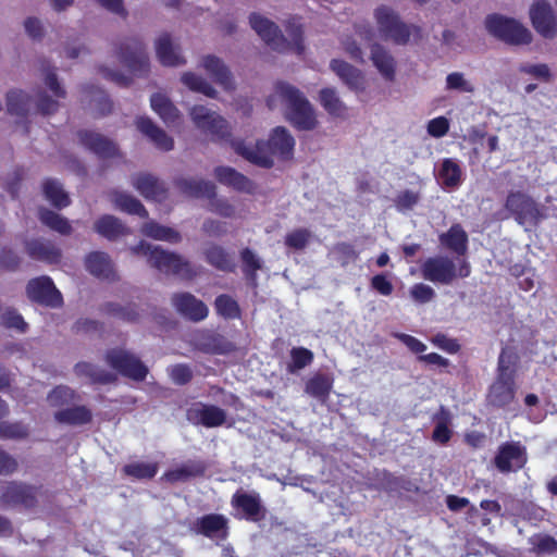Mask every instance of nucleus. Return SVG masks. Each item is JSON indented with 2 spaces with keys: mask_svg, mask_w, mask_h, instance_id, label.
<instances>
[{
  "mask_svg": "<svg viewBox=\"0 0 557 557\" xmlns=\"http://www.w3.org/2000/svg\"><path fill=\"white\" fill-rule=\"evenodd\" d=\"M141 233L157 240H164L172 244L180 243L181 234L172 227L161 225L154 221L147 222L141 227Z\"/></svg>",
  "mask_w": 557,
  "mask_h": 557,
  "instance_id": "a18cd8bd",
  "label": "nucleus"
},
{
  "mask_svg": "<svg viewBox=\"0 0 557 557\" xmlns=\"http://www.w3.org/2000/svg\"><path fill=\"white\" fill-rule=\"evenodd\" d=\"M74 373L81 377H87L91 384L107 385L115 383L117 377L114 373L100 369L99 367L79 361L74 366Z\"/></svg>",
  "mask_w": 557,
  "mask_h": 557,
  "instance_id": "7c9ffc66",
  "label": "nucleus"
},
{
  "mask_svg": "<svg viewBox=\"0 0 557 557\" xmlns=\"http://www.w3.org/2000/svg\"><path fill=\"white\" fill-rule=\"evenodd\" d=\"M38 218L44 225L61 235H70L72 233L70 221L50 209L39 208Z\"/></svg>",
  "mask_w": 557,
  "mask_h": 557,
  "instance_id": "c03bdc74",
  "label": "nucleus"
},
{
  "mask_svg": "<svg viewBox=\"0 0 557 557\" xmlns=\"http://www.w3.org/2000/svg\"><path fill=\"white\" fill-rule=\"evenodd\" d=\"M319 101L323 109L332 116L343 117L346 114L347 107L338 97L335 88L325 87L319 92Z\"/></svg>",
  "mask_w": 557,
  "mask_h": 557,
  "instance_id": "79ce46f5",
  "label": "nucleus"
},
{
  "mask_svg": "<svg viewBox=\"0 0 557 557\" xmlns=\"http://www.w3.org/2000/svg\"><path fill=\"white\" fill-rule=\"evenodd\" d=\"M233 509L240 512V518L251 522H259L265 518L267 509L257 492L248 493L237 490L231 498Z\"/></svg>",
  "mask_w": 557,
  "mask_h": 557,
  "instance_id": "dca6fc26",
  "label": "nucleus"
},
{
  "mask_svg": "<svg viewBox=\"0 0 557 557\" xmlns=\"http://www.w3.org/2000/svg\"><path fill=\"white\" fill-rule=\"evenodd\" d=\"M249 23L251 28L273 50L278 52L293 51L297 55H301L305 52L302 26L296 21V18L289 20L286 24V32L290 37V40H287L284 37L274 22L258 13L250 14Z\"/></svg>",
  "mask_w": 557,
  "mask_h": 557,
  "instance_id": "f03ea898",
  "label": "nucleus"
},
{
  "mask_svg": "<svg viewBox=\"0 0 557 557\" xmlns=\"http://www.w3.org/2000/svg\"><path fill=\"white\" fill-rule=\"evenodd\" d=\"M505 208L525 230L537 226L546 216L544 208L522 191H510L507 195Z\"/></svg>",
  "mask_w": 557,
  "mask_h": 557,
  "instance_id": "0eeeda50",
  "label": "nucleus"
},
{
  "mask_svg": "<svg viewBox=\"0 0 557 557\" xmlns=\"http://www.w3.org/2000/svg\"><path fill=\"white\" fill-rule=\"evenodd\" d=\"M53 417L58 423L72 426L85 425L92 421L91 410L84 405L58 410Z\"/></svg>",
  "mask_w": 557,
  "mask_h": 557,
  "instance_id": "2f4dec72",
  "label": "nucleus"
},
{
  "mask_svg": "<svg viewBox=\"0 0 557 557\" xmlns=\"http://www.w3.org/2000/svg\"><path fill=\"white\" fill-rule=\"evenodd\" d=\"M21 257L11 248L3 247L0 250V270L15 272L21 265Z\"/></svg>",
  "mask_w": 557,
  "mask_h": 557,
  "instance_id": "680f3d73",
  "label": "nucleus"
},
{
  "mask_svg": "<svg viewBox=\"0 0 557 557\" xmlns=\"http://www.w3.org/2000/svg\"><path fill=\"white\" fill-rule=\"evenodd\" d=\"M207 465L202 460H187L180 467L169 470L164 473L168 482L176 483L186 481L189 478H198L205 475Z\"/></svg>",
  "mask_w": 557,
  "mask_h": 557,
  "instance_id": "72a5a7b5",
  "label": "nucleus"
},
{
  "mask_svg": "<svg viewBox=\"0 0 557 557\" xmlns=\"http://www.w3.org/2000/svg\"><path fill=\"white\" fill-rule=\"evenodd\" d=\"M275 92L285 102L286 117L296 129L312 131L317 127L314 110L298 88L285 82H277Z\"/></svg>",
  "mask_w": 557,
  "mask_h": 557,
  "instance_id": "20e7f679",
  "label": "nucleus"
},
{
  "mask_svg": "<svg viewBox=\"0 0 557 557\" xmlns=\"http://www.w3.org/2000/svg\"><path fill=\"white\" fill-rule=\"evenodd\" d=\"M171 380L177 385H186L193 380V371L188 364L177 363L169 369Z\"/></svg>",
  "mask_w": 557,
  "mask_h": 557,
  "instance_id": "0e129e2a",
  "label": "nucleus"
},
{
  "mask_svg": "<svg viewBox=\"0 0 557 557\" xmlns=\"http://www.w3.org/2000/svg\"><path fill=\"white\" fill-rule=\"evenodd\" d=\"M101 311L128 323H136L140 318V313L134 304L122 306L117 302L109 301L101 306Z\"/></svg>",
  "mask_w": 557,
  "mask_h": 557,
  "instance_id": "49530a36",
  "label": "nucleus"
},
{
  "mask_svg": "<svg viewBox=\"0 0 557 557\" xmlns=\"http://www.w3.org/2000/svg\"><path fill=\"white\" fill-rule=\"evenodd\" d=\"M45 198L57 209L61 210L71 203L69 195L64 191L59 181L46 178L42 183Z\"/></svg>",
  "mask_w": 557,
  "mask_h": 557,
  "instance_id": "ea45409f",
  "label": "nucleus"
},
{
  "mask_svg": "<svg viewBox=\"0 0 557 557\" xmlns=\"http://www.w3.org/2000/svg\"><path fill=\"white\" fill-rule=\"evenodd\" d=\"M25 250L29 258L48 264H58L62 253L52 242L45 239H29L25 242Z\"/></svg>",
  "mask_w": 557,
  "mask_h": 557,
  "instance_id": "5701e85b",
  "label": "nucleus"
},
{
  "mask_svg": "<svg viewBox=\"0 0 557 557\" xmlns=\"http://www.w3.org/2000/svg\"><path fill=\"white\" fill-rule=\"evenodd\" d=\"M330 67L349 89L363 90L364 77L360 70L339 59H333Z\"/></svg>",
  "mask_w": 557,
  "mask_h": 557,
  "instance_id": "bb28decb",
  "label": "nucleus"
},
{
  "mask_svg": "<svg viewBox=\"0 0 557 557\" xmlns=\"http://www.w3.org/2000/svg\"><path fill=\"white\" fill-rule=\"evenodd\" d=\"M216 181L233 189L252 195L256 193V184L243 173L231 166H216L214 169Z\"/></svg>",
  "mask_w": 557,
  "mask_h": 557,
  "instance_id": "4be33fe9",
  "label": "nucleus"
},
{
  "mask_svg": "<svg viewBox=\"0 0 557 557\" xmlns=\"http://www.w3.org/2000/svg\"><path fill=\"white\" fill-rule=\"evenodd\" d=\"M190 116L195 125L212 136L214 141H230L234 151L250 163L264 169L274 165L273 157L289 160L294 154L295 139L284 126L272 129L268 140H257L253 148L242 139H231L227 121L205 106H194Z\"/></svg>",
  "mask_w": 557,
  "mask_h": 557,
  "instance_id": "f257e3e1",
  "label": "nucleus"
},
{
  "mask_svg": "<svg viewBox=\"0 0 557 557\" xmlns=\"http://www.w3.org/2000/svg\"><path fill=\"white\" fill-rule=\"evenodd\" d=\"M38 487L30 484L11 481L3 486L0 495V507H23L33 509L37 506Z\"/></svg>",
  "mask_w": 557,
  "mask_h": 557,
  "instance_id": "9b49d317",
  "label": "nucleus"
},
{
  "mask_svg": "<svg viewBox=\"0 0 557 557\" xmlns=\"http://www.w3.org/2000/svg\"><path fill=\"white\" fill-rule=\"evenodd\" d=\"M75 397L74 389L65 385H58L49 392L47 400L51 407L60 408L72 404Z\"/></svg>",
  "mask_w": 557,
  "mask_h": 557,
  "instance_id": "13d9d810",
  "label": "nucleus"
},
{
  "mask_svg": "<svg viewBox=\"0 0 557 557\" xmlns=\"http://www.w3.org/2000/svg\"><path fill=\"white\" fill-rule=\"evenodd\" d=\"M437 177L446 188H456L461 184L462 170L459 163L450 158L442 161Z\"/></svg>",
  "mask_w": 557,
  "mask_h": 557,
  "instance_id": "a19ab883",
  "label": "nucleus"
},
{
  "mask_svg": "<svg viewBox=\"0 0 557 557\" xmlns=\"http://www.w3.org/2000/svg\"><path fill=\"white\" fill-rule=\"evenodd\" d=\"M290 362L287 364V371L295 373L313 361V352L305 347H294L290 350Z\"/></svg>",
  "mask_w": 557,
  "mask_h": 557,
  "instance_id": "4d7b16f0",
  "label": "nucleus"
},
{
  "mask_svg": "<svg viewBox=\"0 0 557 557\" xmlns=\"http://www.w3.org/2000/svg\"><path fill=\"white\" fill-rule=\"evenodd\" d=\"M112 200L114 206L123 212L128 214L138 215L143 219L148 216V211L144 207V205L134 196L122 193V191H113Z\"/></svg>",
  "mask_w": 557,
  "mask_h": 557,
  "instance_id": "37998d69",
  "label": "nucleus"
},
{
  "mask_svg": "<svg viewBox=\"0 0 557 557\" xmlns=\"http://www.w3.org/2000/svg\"><path fill=\"white\" fill-rule=\"evenodd\" d=\"M410 295L416 302L426 304L435 297V292L429 285L417 283L410 288Z\"/></svg>",
  "mask_w": 557,
  "mask_h": 557,
  "instance_id": "774afa93",
  "label": "nucleus"
},
{
  "mask_svg": "<svg viewBox=\"0 0 557 557\" xmlns=\"http://www.w3.org/2000/svg\"><path fill=\"white\" fill-rule=\"evenodd\" d=\"M134 187L146 199L160 201L166 197V189L157 177L151 174H139L133 181Z\"/></svg>",
  "mask_w": 557,
  "mask_h": 557,
  "instance_id": "c756f323",
  "label": "nucleus"
},
{
  "mask_svg": "<svg viewBox=\"0 0 557 557\" xmlns=\"http://www.w3.org/2000/svg\"><path fill=\"white\" fill-rule=\"evenodd\" d=\"M531 550L537 555L557 553V540L549 534H533L529 539Z\"/></svg>",
  "mask_w": 557,
  "mask_h": 557,
  "instance_id": "6e6d98bb",
  "label": "nucleus"
},
{
  "mask_svg": "<svg viewBox=\"0 0 557 557\" xmlns=\"http://www.w3.org/2000/svg\"><path fill=\"white\" fill-rule=\"evenodd\" d=\"M422 276L433 283L450 284L456 277V265L448 257H430L421 265Z\"/></svg>",
  "mask_w": 557,
  "mask_h": 557,
  "instance_id": "f3484780",
  "label": "nucleus"
},
{
  "mask_svg": "<svg viewBox=\"0 0 557 557\" xmlns=\"http://www.w3.org/2000/svg\"><path fill=\"white\" fill-rule=\"evenodd\" d=\"M159 470L158 462L135 461L123 466L122 473L135 480H151Z\"/></svg>",
  "mask_w": 557,
  "mask_h": 557,
  "instance_id": "de8ad7c7",
  "label": "nucleus"
},
{
  "mask_svg": "<svg viewBox=\"0 0 557 557\" xmlns=\"http://www.w3.org/2000/svg\"><path fill=\"white\" fill-rule=\"evenodd\" d=\"M440 242L457 255L463 256L467 252L468 235L460 224H454L446 233L441 234Z\"/></svg>",
  "mask_w": 557,
  "mask_h": 557,
  "instance_id": "c9c22d12",
  "label": "nucleus"
},
{
  "mask_svg": "<svg viewBox=\"0 0 557 557\" xmlns=\"http://www.w3.org/2000/svg\"><path fill=\"white\" fill-rule=\"evenodd\" d=\"M181 81L186 87H188L190 90L195 92L202 94L209 98H216L218 92L213 88V86L210 83H208L203 77L195 73H184L182 75Z\"/></svg>",
  "mask_w": 557,
  "mask_h": 557,
  "instance_id": "864d4df0",
  "label": "nucleus"
},
{
  "mask_svg": "<svg viewBox=\"0 0 557 557\" xmlns=\"http://www.w3.org/2000/svg\"><path fill=\"white\" fill-rule=\"evenodd\" d=\"M530 18L534 29L544 38H554L557 33V20L550 3L537 0L530 9Z\"/></svg>",
  "mask_w": 557,
  "mask_h": 557,
  "instance_id": "6ab92c4d",
  "label": "nucleus"
},
{
  "mask_svg": "<svg viewBox=\"0 0 557 557\" xmlns=\"http://www.w3.org/2000/svg\"><path fill=\"white\" fill-rule=\"evenodd\" d=\"M240 259L243 262V273L251 286L257 285V272L261 269L262 264L260 259L255 255L250 248H244L240 251Z\"/></svg>",
  "mask_w": 557,
  "mask_h": 557,
  "instance_id": "603ef678",
  "label": "nucleus"
},
{
  "mask_svg": "<svg viewBox=\"0 0 557 557\" xmlns=\"http://www.w3.org/2000/svg\"><path fill=\"white\" fill-rule=\"evenodd\" d=\"M95 231L109 240H115L128 233L127 227L114 215L100 216L94 226Z\"/></svg>",
  "mask_w": 557,
  "mask_h": 557,
  "instance_id": "e433bc0d",
  "label": "nucleus"
},
{
  "mask_svg": "<svg viewBox=\"0 0 557 557\" xmlns=\"http://www.w3.org/2000/svg\"><path fill=\"white\" fill-rule=\"evenodd\" d=\"M206 261L222 272H234L236 269V264L232 256L219 245H212L208 247L205 251Z\"/></svg>",
  "mask_w": 557,
  "mask_h": 557,
  "instance_id": "4c0bfd02",
  "label": "nucleus"
},
{
  "mask_svg": "<svg viewBox=\"0 0 557 557\" xmlns=\"http://www.w3.org/2000/svg\"><path fill=\"white\" fill-rule=\"evenodd\" d=\"M188 420L208 429L222 426L226 422V411L219 406L199 404L187 412Z\"/></svg>",
  "mask_w": 557,
  "mask_h": 557,
  "instance_id": "412c9836",
  "label": "nucleus"
},
{
  "mask_svg": "<svg viewBox=\"0 0 557 557\" xmlns=\"http://www.w3.org/2000/svg\"><path fill=\"white\" fill-rule=\"evenodd\" d=\"M434 419L436 420V423L432 432V440L435 443L445 445L450 441L453 435V432L449 429V411L446 410L444 407H441V410L435 414Z\"/></svg>",
  "mask_w": 557,
  "mask_h": 557,
  "instance_id": "09e8293b",
  "label": "nucleus"
},
{
  "mask_svg": "<svg viewBox=\"0 0 557 557\" xmlns=\"http://www.w3.org/2000/svg\"><path fill=\"white\" fill-rule=\"evenodd\" d=\"M156 54L159 62L164 66H177L185 63V60L173 46L169 33L161 34L156 40Z\"/></svg>",
  "mask_w": 557,
  "mask_h": 557,
  "instance_id": "473e14b6",
  "label": "nucleus"
},
{
  "mask_svg": "<svg viewBox=\"0 0 557 557\" xmlns=\"http://www.w3.org/2000/svg\"><path fill=\"white\" fill-rule=\"evenodd\" d=\"M26 295L32 302L60 308L63 305L61 292L55 287L52 278L47 275L34 277L26 285Z\"/></svg>",
  "mask_w": 557,
  "mask_h": 557,
  "instance_id": "f8f14e48",
  "label": "nucleus"
},
{
  "mask_svg": "<svg viewBox=\"0 0 557 557\" xmlns=\"http://www.w3.org/2000/svg\"><path fill=\"white\" fill-rule=\"evenodd\" d=\"M516 395L515 379L509 375L496 376L490 389V400L496 407L509 405Z\"/></svg>",
  "mask_w": 557,
  "mask_h": 557,
  "instance_id": "cd10ccee",
  "label": "nucleus"
},
{
  "mask_svg": "<svg viewBox=\"0 0 557 557\" xmlns=\"http://www.w3.org/2000/svg\"><path fill=\"white\" fill-rule=\"evenodd\" d=\"M446 88L449 90H459L462 92H473L474 87L468 83L462 73L454 72L446 77Z\"/></svg>",
  "mask_w": 557,
  "mask_h": 557,
  "instance_id": "338daca9",
  "label": "nucleus"
},
{
  "mask_svg": "<svg viewBox=\"0 0 557 557\" xmlns=\"http://www.w3.org/2000/svg\"><path fill=\"white\" fill-rule=\"evenodd\" d=\"M485 27L491 35L509 45H528L532 41L530 30L520 22L497 13L486 16Z\"/></svg>",
  "mask_w": 557,
  "mask_h": 557,
  "instance_id": "6e6552de",
  "label": "nucleus"
},
{
  "mask_svg": "<svg viewBox=\"0 0 557 557\" xmlns=\"http://www.w3.org/2000/svg\"><path fill=\"white\" fill-rule=\"evenodd\" d=\"M116 57L133 74L146 76L149 73V57L139 37L125 38L116 49Z\"/></svg>",
  "mask_w": 557,
  "mask_h": 557,
  "instance_id": "9d476101",
  "label": "nucleus"
},
{
  "mask_svg": "<svg viewBox=\"0 0 557 557\" xmlns=\"http://www.w3.org/2000/svg\"><path fill=\"white\" fill-rule=\"evenodd\" d=\"M150 104L152 110L168 126H174L180 122V111L166 96L153 94L150 98Z\"/></svg>",
  "mask_w": 557,
  "mask_h": 557,
  "instance_id": "f704fd0d",
  "label": "nucleus"
},
{
  "mask_svg": "<svg viewBox=\"0 0 557 557\" xmlns=\"http://www.w3.org/2000/svg\"><path fill=\"white\" fill-rule=\"evenodd\" d=\"M528 461L527 449L519 442H506L498 447L494 465L502 473L516 472Z\"/></svg>",
  "mask_w": 557,
  "mask_h": 557,
  "instance_id": "ddd939ff",
  "label": "nucleus"
},
{
  "mask_svg": "<svg viewBox=\"0 0 557 557\" xmlns=\"http://www.w3.org/2000/svg\"><path fill=\"white\" fill-rule=\"evenodd\" d=\"M29 430L22 422H0V438L24 440L28 437Z\"/></svg>",
  "mask_w": 557,
  "mask_h": 557,
  "instance_id": "bf43d9fd",
  "label": "nucleus"
},
{
  "mask_svg": "<svg viewBox=\"0 0 557 557\" xmlns=\"http://www.w3.org/2000/svg\"><path fill=\"white\" fill-rule=\"evenodd\" d=\"M172 305L184 318L199 322L209 314L207 305L190 293H176L172 296Z\"/></svg>",
  "mask_w": 557,
  "mask_h": 557,
  "instance_id": "aec40b11",
  "label": "nucleus"
},
{
  "mask_svg": "<svg viewBox=\"0 0 557 557\" xmlns=\"http://www.w3.org/2000/svg\"><path fill=\"white\" fill-rule=\"evenodd\" d=\"M175 186L189 197L210 199L209 210L223 218H232L235 214V208L225 198H216V188L212 182L205 180L178 178Z\"/></svg>",
  "mask_w": 557,
  "mask_h": 557,
  "instance_id": "423d86ee",
  "label": "nucleus"
},
{
  "mask_svg": "<svg viewBox=\"0 0 557 557\" xmlns=\"http://www.w3.org/2000/svg\"><path fill=\"white\" fill-rule=\"evenodd\" d=\"M310 236L311 234L307 228H297L286 235L285 245L289 248L301 250L307 246Z\"/></svg>",
  "mask_w": 557,
  "mask_h": 557,
  "instance_id": "e2e57ef3",
  "label": "nucleus"
},
{
  "mask_svg": "<svg viewBox=\"0 0 557 557\" xmlns=\"http://www.w3.org/2000/svg\"><path fill=\"white\" fill-rule=\"evenodd\" d=\"M131 252L135 256L145 257L151 268L165 275L180 276L186 280H191L196 275L190 262L182 256L145 240H140L137 245L131 247Z\"/></svg>",
  "mask_w": 557,
  "mask_h": 557,
  "instance_id": "7ed1b4c3",
  "label": "nucleus"
},
{
  "mask_svg": "<svg viewBox=\"0 0 557 557\" xmlns=\"http://www.w3.org/2000/svg\"><path fill=\"white\" fill-rule=\"evenodd\" d=\"M104 360L119 374L136 382L145 381L149 372L147 366L137 356L124 348L108 349Z\"/></svg>",
  "mask_w": 557,
  "mask_h": 557,
  "instance_id": "1a4fd4ad",
  "label": "nucleus"
},
{
  "mask_svg": "<svg viewBox=\"0 0 557 557\" xmlns=\"http://www.w3.org/2000/svg\"><path fill=\"white\" fill-rule=\"evenodd\" d=\"M137 129L144 134L149 140L162 151H170L174 147V140L162 128H160L148 116H139L136 119Z\"/></svg>",
  "mask_w": 557,
  "mask_h": 557,
  "instance_id": "b1692460",
  "label": "nucleus"
},
{
  "mask_svg": "<svg viewBox=\"0 0 557 557\" xmlns=\"http://www.w3.org/2000/svg\"><path fill=\"white\" fill-rule=\"evenodd\" d=\"M379 32L385 40H392L396 45L408 44L410 36L421 38V28L404 23L399 15L391 8L381 5L374 13Z\"/></svg>",
  "mask_w": 557,
  "mask_h": 557,
  "instance_id": "39448f33",
  "label": "nucleus"
},
{
  "mask_svg": "<svg viewBox=\"0 0 557 557\" xmlns=\"http://www.w3.org/2000/svg\"><path fill=\"white\" fill-rule=\"evenodd\" d=\"M202 66L213 81L221 85L225 90L235 89L233 75L220 58L208 54L202 58Z\"/></svg>",
  "mask_w": 557,
  "mask_h": 557,
  "instance_id": "a878e982",
  "label": "nucleus"
},
{
  "mask_svg": "<svg viewBox=\"0 0 557 557\" xmlns=\"http://www.w3.org/2000/svg\"><path fill=\"white\" fill-rule=\"evenodd\" d=\"M214 309L218 315L225 320H235L242 317L238 302L227 294H221L215 298Z\"/></svg>",
  "mask_w": 557,
  "mask_h": 557,
  "instance_id": "3c124183",
  "label": "nucleus"
},
{
  "mask_svg": "<svg viewBox=\"0 0 557 557\" xmlns=\"http://www.w3.org/2000/svg\"><path fill=\"white\" fill-rule=\"evenodd\" d=\"M190 531L210 540L225 541L228 537V519L222 513H207L197 518Z\"/></svg>",
  "mask_w": 557,
  "mask_h": 557,
  "instance_id": "4468645a",
  "label": "nucleus"
},
{
  "mask_svg": "<svg viewBox=\"0 0 557 557\" xmlns=\"http://www.w3.org/2000/svg\"><path fill=\"white\" fill-rule=\"evenodd\" d=\"M42 71L46 73L45 75V84L52 91V94L57 98H65L66 91L59 83L55 69L50 66L49 62H42Z\"/></svg>",
  "mask_w": 557,
  "mask_h": 557,
  "instance_id": "052dcab7",
  "label": "nucleus"
},
{
  "mask_svg": "<svg viewBox=\"0 0 557 557\" xmlns=\"http://www.w3.org/2000/svg\"><path fill=\"white\" fill-rule=\"evenodd\" d=\"M2 324L7 329H15L21 333H25L28 327L23 317L15 309H9L2 314Z\"/></svg>",
  "mask_w": 557,
  "mask_h": 557,
  "instance_id": "69168bd1",
  "label": "nucleus"
},
{
  "mask_svg": "<svg viewBox=\"0 0 557 557\" xmlns=\"http://www.w3.org/2000/svg\"><path fill=\"white\" fill-rule=\"evenodd\" d=\"M85 268L100 280L115 281L116 273L111 258L103 251H91L85 258Z\"/></svg>",
  "mask_w": 557,
  "mask_h": 557,
  "instance_id": "393cba45",
  "label": "nucleus"
},
{
  "mask_svg": "<svg viewBox=\"0 0 557 557\" xmlns=\"http://www.w3.org/2000/svg\"><path fill=\"white\" fill-rule=\"evenodd\" d=\"M371 61L382 77L393 82L396 76V61L392 53L379 44L371 46Z\"/></svg>",
  "mask_w": 557,
  "mask_h": 557,
  "instance_id": "c85d7f7f",
  "label": "nucleus"
},
{
  "mask_svg": "<svg viewBox=\"0 0 557 557\" xmlns=\"http://www.w3.org/2000/svg\"><path fill=\"white\" fill-rule=\"evenodd\" d=\"M332 388L333 379L329 374L315 373L306 382L305 392L321 401H325Z\"/></svg>",
  "mask_w": 557,
  "mask_h": 557,
  "instance_id": "58836bf2",
  "label": "nucleus"
},
{
  "mask_svg": "<svg viewBox=\"0 0 557 557\" xmlns=\"http://www.w3.org/2000/svg\"><path fill=\"white\" fill-rule=\"evenodd\" d=\"M28 106L29 96L23 90H10L7 94V110L9 114L26 117Z\"/></svg>",
  "mask_w": 557,
  "mask_h": 557,
  "instance_id": "8fccbe9b",
  "label": "nucleus"
},
{
  "mask_svg": "<svg viewBox=\"0 0 557 557\" xmlns=\"http://www.w3.org/2000/svg\"><path fill=\"white\" fill-rule=\"evenodd\" d=\"M518 362V355L513 351V349L509 347H504L499 354L498 362H497V375L503 376L509 375L510 377L516 376V366Z\"/></svg>",
  "mask_w": 557,
  "mask_h": 557,
  "instance_id": "5fc2aeb1",
  "label": "nucleus"
},
{
  "mask_svg": "<svg viewBox=\"0 0 557 557\" xmlns=\"http://www.w3.org/2000/svg\"><path fill=\"white\" fill-rule=\"evenodd\" d=\"M77 138L85 149L92 152L101 160L120 157L117 145L100 133L89 129H79L77 132Z\"/></svg>",
  "mask_w": 557,
  "mask_h": 557,
  "instance_id": "2eb2a0df",
  "label": "nucleus"
},
{
  "mask_svg": "<svg viewBox=\"0 0 557 557\" xmlns=\"http://www.w3.org/2000/svg\"><path fill=\"white\" fill-rule=\"evenodd\" d=\"M197 349L209 355H228L236 350V345L223 334L213 330H201L194 335Z\"/></svg>",
  "mask_w": 557,
  "mask_h": 557,
  "instance_id": "a211bd4d",
  "label": "nucleus"
}]
</instances>
